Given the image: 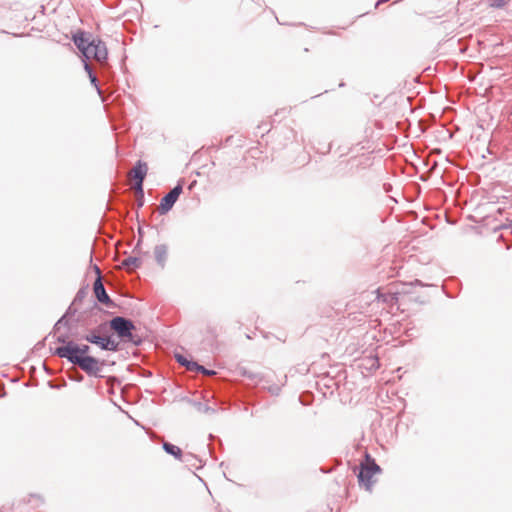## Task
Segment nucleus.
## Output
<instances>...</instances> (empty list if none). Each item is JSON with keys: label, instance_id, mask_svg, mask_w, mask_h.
I'll list each match as a JSON object with an SVG mask.
<instances>
[{"label": "nucleus", "instance_id": "obj_1", "mask_svg": "<svg viewBox=\"0 0 512 512\" xmlns=\"http://www.w3.org/2000/svg\"><path fill=\"white\" fill-rule=\"evenodd\" d=\"M73 41L85 58H93L100 63L107 60L108 51L105 43L100 39L92 38L80 31L73 35Z\"/></svg>", "mask_w": 512, "mask_h": 512}, {"label": "nucleus", "instance_id": "obj_2", "mask_svg": "<svg viewBox=\"0 0 512 512\" xmlns=\"http://www.w3.org/2000/svg\"><path fill=\"white\" fill-rule=\"evenodd\" d=\"M380 472V467L375 463L369 455H366V462L361 464L358 479L361 485L367 491H371L373 484L376 482V475Z\"/></svg>", "mask_w": 512, "mask_h": 512}, {"label": "nucleus", "instance_id": "obj_3", "mask_svg": "<svg viewBox=\"0 0 512 512\" xmlns=\"http://www.w3.org/2000/svg\"><path fill=\"white\" fill-rule=\"evenodd\" d=\"M89 351L88 345H78L74 342H68L66 345L58 347L55 354L61 358H67L73 364H76V359L85 358Z\"/></svg>", "mask_w": 512, "mask_h": 512}, {"label": "nucleus", "instance_id": "obj_4", "mask_svg": "<svg viewBox=\"0 0 512 512\" xmlns=\"http://www.w3.org/2000/svg\"><path fill=\"white\" fill-rule=\"evenodd\" d=\"M111 329L123 340L134 342L132 331L134 324L123 317H115L110 322Z\"/></svg>", "mask_w": 512, "mask_h": 512}, {"label": "nucleus", "instance_id": "obj_5", "mask_svg": "<svg viewBox=\"0 0 512 512\" xmlns=\"http://www.w3.org/2000/svg\"><path fill=\"white\" fill-rule=\"evenodd\" d=\"M148 172V166L145 162L138 161L135 167L129 172V180L132 188L137 192L143 193L142 183Z\"/></svg>", "mask_w": 512, "mask_h": 512}, {"label": "nucleus", "instance_id": "obj_6", "mask_svg": "<svg viewBox=\"0 0 512 512\" xmlns=\"http://www.w3.org/2000/svg\"><path fill=\"white\" fill-rule=\"evenodd\" d=\"M182 192V187L177 185L174 187L166 196H164L161 200V203L158 207V210L161 214L167 213L177 201L178 197Z\"/></svg>", "mask_w": 512, "mask_h": 512}, {"label": "nucleus", "instance_id": "obj_7", "mask_svg": "<svg viewBox=\"0 0 512 512\" xmlns=\"http://www.w3.org/2000/svg\"><path fill=\"white\" fill-rule=\"evenodd\" d=\"M76 364L89 374H97L100 371L99 361L88 355L85 358L76 359Z\"/></svg>", "mask_w": 512, "mask_h": 512}, {"label": "nucleus", "instance_id": "obj_8", "mask_svg": "<svg viewBox=\"0 0 512 512\" xmlns=\"http://www.w3.org/2000/svg\"><path fill=\"white\" fill-rule=\"evenodd\" d=\"M94 293L97 299L102 303H108L109 297L105 291V288L100 279H97L94 283Z\"/></svg>", "mask_w": 512, "mask_h": 512}, {"label": "nucleus", "instance_id": "obj_9", "mask_svg": "<svg viewBox=\"0 0 512 512\" xmlns=\"http://www.w3.org/2000/svg\"><path fill=\"white\" fill-rule=\"evenodd\" d=\"M154 255L156 258V261L161 265L164 266L165 261L167 259L168 255V249L165 245H158L154 249Z\"/></svg>", "mask_w": 512, "mask_h": 512}, {"label": "nucleus", "instance_id": "obj_10", "mask_svg": "<svg viewBox=\"0 0 512 512\" xmlns=\"http://www.w3.org/2000/svg\"><path fill=\"white\" fill-rule=\"evenodd\" d=\"M141 265V259L138 257H128L122 261V266L132 271Z\"/></svg>", "mask_w": 512, "mask_h": 512}, {"label": "nucleus", "instance_id": "obj_11", "mask_svg": "<svg viewBox=\"0 0 512 512\" xmlns=\"http://www.w3.org/2000/svg\"><path fill=\"white\" fill-rule=\"evenodd\" d=\"M163 448L167 453L173 455L175 458L181 459L182 451L178 446L170 443H164Z\"/></svg>", "mask_w": 512, "mask_h": 512}, {"label": "nucleus", "instance_id": "obj_12", "mask_svg": "<svg viewBox=\"0 0 512 512\" xmlns=\"http://www.w3.org/2000/svg\"><path fill=\"white\" fill-rule=\"evenodd\" d=\"M85 339L88 342L96 344V345H98V346H100L102 348L103 343L105 342L106 337H101V336H98V335H95V334H90V335H87L85 337Z\"/></svg>", "mask_w": 512, "mask_h": 512}, {"label": "nucleus", "instance_id": "obj_13", "mask_svg": "<svg viewBox=\"0 0 512 512\" xmlns=\"http://www.w3.org/2000/svg\"><path fill=\"white\" fill-rule=\"evenodd\" d=\"M117 347H118V344L115 341L106 337L105 342L103 343L102 349L116 351Z\"/></svg>", "mask_w": 512, "mask_h": 512}, {"label": "nucleus", "instance_id": "obj_14", "mask_svg": "<svg viewBox=\"0 0 512 512\" xmlns=\"http://www.w3.org/2000/svg\"><path fill=\"white\" fill-rule=\"evenodd\" d=\"M185 367L190 371H201L206 372V369L203 366L198 365L196 362L188 361Z\"/></svg>", "mask_w": 512, "mask_h": 512}, {"label": "nucleus", "instance_id": "obj_15", "mask_svg": "<svg viewBox=\"0 0 512 512\" xmlns=\"http://www.w3.org/2000/svg\"><path fill=\"white\" fill-rule=\"evenodd\" d=\"M175 358L183 366H185L188 362V360L181 354H176Z\"/></svg>", "mask_w": 512, "mask_h": 512}, {"label": "nucleus", "instance_id": "obj_16", "mask_svg": "<svg viewBox=\"0 0 512 512\" xmlns=\"http://www.w3.org/2000/svg\"><path fill=\"white\" fill-rule=\"evenodd\" d=\"M85 70L89 73V77L91 79V82L95 83L97 79H96L95 76L92 75L90 66L88 64H85Z\"/></svg>", "mask_w": 512, "mask_h": 512}, {"label": "nucleus", "instance_id": "obj_17", "mask_svg": "<svg viewBox=\"0 0 512 512\" xmlns=\"http://www.w3.org/2000/svg\"><path fill=\"white\" fill-rule=\"evenodd\" d=\"M378 298H383V301H388V297L386 295L378 294Z\"/></svg>", "mask_w": 512, "mask_h": 512}, {"label": "nucleus", "instance_id": "obj_18", "mask_svg": "<svg viewBox=\"0 0 512 512\" xmlns=\"http://www.w3.org/2000/svg\"><path fill=\"white\" fill-rule=\"evenodd\" d=\"M203 373H204V374H207V375H212V374H214V372H213V371H209V370H206V372H203Z\"/></svg>", "mask_w": 512, "mask_h": 512}]
</instances>
